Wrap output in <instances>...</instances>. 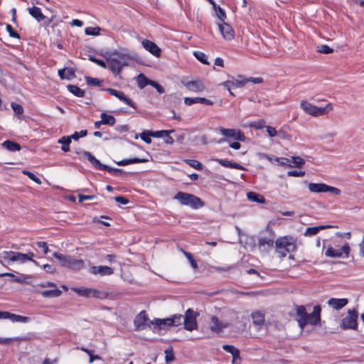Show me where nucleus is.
<instances>
[{
	"label": "nucleus",
	"mask_w": 364,
	"mask_h": 364,
	"mask_svg": "<svg viewBox=\"0 0 364 364\" xmlns=\"http://www.w3.org/2000/svg\"><path fill=\"white\" fill-rule=\"evenodd\" d=\"M6 31L9 33L10 37L17 39L20 38V35L16 31H14V29L10 24H6Z\"/></svg>",
	"instance_id": "nucleus-50"
},
{
	"label": "nucleus",
	"mask_w": 364,
	"mask_h": 364,
	"mask_svg": "<svg viewBox=\"0 0 364 364\" xmlns=\"http://www.w3.org/2000/svg\"><path fill=\"white\" fill-rule=\"evenodd\" d=\"M213 9L215 11L217 17L220 19V21L221 22L225 21L227 18L225 10L218 5H216L215 7H213Z\"/></svg>",
	"instance_id": "nucleus-41"
},
{
	"label": "nucleus",
	"mask_w": 364,
	"mask_h": 364,
	"mask_svg": "<svg viewBox=\"0 0 364 364\" xmlns=\"http://www.w3.org/2000/svg\"><path fill=\"white\" fill-rule=\"evenodd\" d=\"M149 318L145 311H141L134 318V324L136 331L144 330L147 327H150L151 323Z\"/></svg>",
	"instance_id": "nucleus-12"
},
{
	"label": "nucleus",
	"mask_w": 364,
	"mask_h": 364,
	"mask_svg": "<svg viewBox=\"0 0 364 364\" xmlns=\"http://www.w3.org/2000/svg\"><path fill=\"white\" fill-rule=\"evenodd\" d=\"M23 173L24 175L27 176L31 180L33 181L36 183H38V184L41 183V179L38 177H37L33 173L24 170V171H23Z\"/></svg>",
	"instance_id": "nucleus-51"
},
{
	"label": "nucleus",
	"mask_w": 364,
	"mask_h": 364,
	"mask_svg": "<svg viewBox=\"0 0 364 364\" xmlns=\"http://www.w3.org/2000/svg\"><path fill=\"white\" fill-rule=\"evenodd\" d=\"M350 248L348 243L346 242L341 249H335L331 246H328L325 252V255L331 258L342 257L345 255V257H348Z\"/></svg>",
	"instance_id": "nucleus-10"
},
{
	"label": "nucleus",
	"mask_w": 364,
	"mask_h": 364,
	"mask_svg": "<svg viewBox=\"0 0 364 364\" xmlns=\"http://www.w3.org/2000/svg\"><path fill=\"white\" fill-rule=\"evenodd\" d=\"M0 257L9 262H18L21 264L26 262L27 257L23 253L14 251H4L0 255Z\"/></svg>",
	"instance_id": "nucleus-11"
},
{
	"label": "nucleus",
	"mask_w": 364,
	"mask_h": 364,
	"mask_svg": "<svg viewBox=\"0 0 364 364\" xmlns=\"http://www.w3.org/2000/svg\"><path fill=\"white\" fill-rule=\"evenodd\" d=\"M348 300L347 299L331 298L328 301V304L336 310H339L347 305Z\"/></svg>",
	"instance_id": "nucleus-25"
},
{
	"label": "nucleus",
	"mask_w": 364,
	"mask_h": 364,
	"mask_svg": "<svg viewBox=\"0 0 364 364\" xmlns=\"http://www.w3.org/2000/svg\"><path fill=\"white\" fill-rule=\"evenodd\" d=\"M30 320H31V318L29 317L12 314L11 321L14 323H15V322L27 323V322L30 321Z\"/></svg>",
	"instance_id": "nucleus-45"
},
{
	"label": "nucleus",
	"mask_w": 364,
	"mask_h": 364,
	"mask_svg": "<svg viewBox=\"0 0 364 364\" xmlns=\"http://www.w3.org/2000/svg\"><path fill=\"white\" fill-rule=\"evenodd\" d=\"M105 171L114 176H121L126 174V172L123 169L112 168L107 166Z\"/></svg>",
	"instance_id": "nucleus-47"
},
{
	"label": "nucleus",
	"mask_w": 364,
	"mask_h": 364,
	"mask_svg": "<svg viewBox=\"0 0 364 364\" xmlns=\"http://www.w3.org/2000/svg\"><path fill=\"white\" fill-rule=\"evenodd\" d=\"M151 132H144L140 134L141 139L146 144L151 143Z\"/></svg>",
	"instance_id": "nucleus-57"
},
{
	"label": "nucleus",
	"mask_w": 364,
	"mask_h": 364,
	"mask_svg": "<svg viewBox=\"0 0 364 364\" xmlns=\"http://www.w3.org/2000/svg\"><path fill=\"white\" fill-rule=\"evenodd\" d=\"M100 117L101 122L105 125L113 126L116 122V119L114 118V116L107 114L105 112L101 113Z\"/></svg>",
	"instance_id": "nucleus-36"
},
{
	"label": "nucleus",
	"mask_w": 364,
	"mask_h": 364,
	"mask_svg": "<svg viewBox=\"0 0 364 364\" xmlns=\"http://www.w3.org/2000/svg\"><path fill=\"white\" fill-rule=\"evenodd\" d=\"M148 161V159H139V158H132L128 159H123L119 161H115V163L118 166H127L132 164H138V163H146Z\"/></svg>",
	"instance_id": "nucleus-34"
},
{
	"label": "nucleus",
	"mask_w": 364,
	"mask_h": 364,
	"mask_svg": "<svg viewBox=\"0 0 364 364\" xmlns=\"http://www.w3.org/2000/svg\"><path fill=\"white\" fill-rule=\"evenodd\" d=\"M29 14L33 17L37 21L41 22L46 18L42 13L41 9L37 6H33L28 9Z\"/></svg>",
	"instance_id": "nucleus-28"
},
{
	"label": "nucleus",
	"mask_w": 364,
	"mask_h": 364,
	"mask_svg": "<svg viewBox=\"0 0 364 364\" xmlns=\"http://www.w3.org/2000/svg\"><path fill=\"white\" fill-rule=\"evenodd\" d=\"M2 146L10 151H20L21 145L14 141L6 140L2 143Z\"/></svg>",
	"instance_id": "nucleus-33"
},
{
	"label": "nucleus",
	"mask_w": 364,
	"mask_h": 364,
	"mask_svg": "<svg viewBox=\"0 0 364 364\" xmlns=\"http://www.w3.org/2000/svg\"><path fill=\"white\" fill-rule=\"evenodd\" d=\"M358 314L354 309L348 310L347 316L341 321V327L342 329H353L355 330L358 327Z\"/></svg>",
	"instance_id": "nucleus-9"
},
{
	"label": "nucleus",
	"mask_w": 364,
	"mask_h": 364,
	"mask_svg": "<svg viewBox=\"0 0 364 364\" xmlns=\"http://www.w3.org/2000/svg\"><path fill=\"white\" fill-rule=\"evenodd\" d=\"M186 87L191 91L195 92H203L205 87L200 80H191L186 84Z\"/></svg>",
	"instance_id": "nucleus-22"
},
{
	"label": "nucleus",
	"mask_w": 364,
	"mask_h": 364,
	"mask_svg": "<svg viewBox=\"0 0 364 364\" xmlns=\"http://www.w3.org/2000/svg\"><path fill=\"white\" fill-rule=\"evenodd\" d=\"M89 60L102 68H107V63L102 60L97 59L94 55H89Z\"/></svg>",
	"instance_id": "nucleus-52"
},
{
	"label": "nucleus",
	"mask_w": 364,
	"mask_h": 364,
	"mask_svg": "<svg viewBox=\"0 0 364 364\" xmlns=\"http://www.w3.org/2000/svg\"><path fill=\"white\" fill-rule=\"evenodd\" d=\"M181 205L190 206L193 209H199L205 205V203L198 196L182 191L178 192L173 197Z\"/></svg>",
	"instance_id": "nucleus-4"
},
{
	"label": "nucleus",
	"mask_w": 364,
	"mask_h": 364,
	"mask_svg": "<svg viewBox=\"0 0 364 364\" xmlns=\"http://www.w3.org/2000/svg\"><path fill=\"white\" fill-rule=\"evenodd\" d=\"M118 99L124 102L125 104H127V105L134 109L136 108L135 103L130 98L127 97L122 92L120 93L119 97H118Z\"/></svg>",
	"instance_id": "nucleus-46"
},
{
	"label": "nucleus",
	"mask_w": 364,
	"mask_h": 364,
	"mask_svg": "<svg viewBox=\"0 0 364 364\" xmlns=\"http://www.w3.org/2000/svg\"><path fill=\"white\" fill-rule=\"evenodd\" d=\"M151 136L153 137L161 138L164 137L165 135H167V130L151 132Z\"/></svg>",
	"instance_id": "nucleus-64"
},
{
	"label": "nucleus",
	"mask_w": 364,
	"mask_h": 364,
	"mask_svg": "<svg viewBox=\"0 0 364 364\" xmlns=\"http://www.w3.org/2000/svg\"><path fill=\"white\" fill-rule=\"evenodd\" d=\"M84 156L88 160L92 166L97 170L105 171L107 165L102 164L97 159H96L90 152L82 151Z\"/></svg>",
	"instance_id": "nucleus-16"
},
{
	"label": "nucleus",
	"mask_w": 364,
	"mask_h": 364,
	"mask_svg": "<svg viewBox=\"0 0 364 364\" xmlns=\"http://www.w3.org/2000/svg\"><path fill=\"white\" fill-rule=\"evenodd\" d=\"M149 79L142 73L139 74L137 77V85L140 89L144 88L148 85Z\"/></svg>",
	"instance_id": "nucleus-44"
},
{
	"label": "nucleus",
	"mask_w": 364,
	"mask_h": 364,
	"mask_svg": "<svg viewBox=\"0 0 364 364\" xmlns=\"http://www.w3.org/2000/svg\"><path fill=\"white\" fill-rule=\"evenodd\" d=\"M296 249L297 246L293 237L285 236L275 241V252L282 259L285 257L287 253L294 252Z\"/></svg>",
	"instance_id": "nucleus-3"
},
{
	"label": "nucleus",
	"mask_w": 364,
	"mask_h": 364,
	"mask_svg": "<svg viewBox=\"0 0 364 364\" xmlns=\"http://www.w3.org/2000/svg\"><path fill=\"white\" fill-rule=\"evenodd\" d=\"M151 323L154 326L155 329L158 330L165 329L166 326H171L170 318H155L151 321Z\"/></svg>",
	"instance_id": "nucleus-26"
},
{
	"label": "nucleus",
	"mask_w": 364,
	"mask_h": 364,
	"mask_svg": "<svg viewBox=\"0 0 364 364\" xmlns=\"http://www.w3.org/2000/svg\"><path fill=\"white\" fill-rule=\"evenodd\" d=\"M58 143L62 144L61 149L64 152H67L70 150V144L71 143L70 137L68 136H64L58 139Z\"/></svg>",
	"instance_id": "nucleus-38"
},
{
	"label": "nucleus",
	"mask_w": 364,
	"mask_h": 364,
	"mask_svg": "<svg viewBox=\"0 0 364 364\" xmlns=\"http://www.w3.org/2000/svg\"><path fill=\"white\" fill-rule=\"evenodd\" d=\"M58 75L61 80H71L75 77V70L71 68H65L58 70Z\"/></svg>",
	"instance_id": "nucleus-27"
},
{
	"label": "nucleus",
	"mask_w": 364,
	"mask_h": 364,
	"mask_svg": "<svg viewBox=\"0 0 364 364\" xmlns=\"http://www.w3.org/2000/svg\"><path fill=\"white\" fill-rule=\"evenodd\" d=\"M11 107L16 114L18 115L23 114V108L21 105L17 104L16 102H12Z\"/></svg>",
	"instance_id": "nucleus-53"
},
{
	"label": "nucleus",
	"mask_w": 364,
	"mask_h": 364,
	"mask_svg": "<svg viewBox=\"0 0 364 364\" xmlns=\"http://www.w3.org/2000/svg\"><path fill=\"white\" fill-rule=\"evenodd\" d=\"M250 127L261 129L265 127V122L264 120L255 121L250 124Z\"/></svg>",
	"instance_id": "nucleus-55"
},
{
	"label": "nucleus",
	"mask_w": 364,
	"mask_h": 364,
	"mask_svg": "<svg viewBox=\"0 0 364 364\" xmlns=\"http://www.w3.org/2000/svg\"><path fill=\"white\" fill-rule=\"evenodd\" d=\"M290 163H292L293 165H289V166L301 168L305 164V161L299 156H292L291 160H290Z\"/></svg>",
	"instance_id": "nucleus-43"
},
{
	"label": "nucleus",
	"mask_w": 364,
	"mask_h": 364,
	"mask_svg": "<svg viewBox=\"0 0 364 364\" xmlns=\"http://www.w3.org/2000/svg\"><path fill=\"white\" fill-rule=\"evenodd\" d=\"M109 55L112 58H115L117 60L124 66L129 65V62L131 60L129 54L117 50L110 53Z\"/></svg>",
	"instance_id": "nucleus-19"
},
{
	"label": "nucleus",
	"mask_w": 364,
	"mask_h": 364,
	"mask_svg": "<svg viewBox=\"0 0 364 364\" xmlns=\"http://www.w3.org/2000/svg\"><path fill=\"white\" fill-rule=\"evenodd\" d=\"M327 192H329V193H331L334 195H340L341 194V190L336 188V187H333V186H328L326 184V190H325V193H327Z\"/></svg>",
	"instance_id": "nucleus-60"
},
{
	"label": "nucleus",
	"mask_w": 364,
	"mask_h": 364,
	"mask_svg": "<svg viewBox=\"0 0 364 364\" xmlns=\"http://www.w3.org/2000/svg\"><path fill=\"white\" fill-rule=\"evenodd\" d=\"M101 28L98 26L96 27H87L85 30V33L88 36H98L100 34Z\"/></svg>",
	"instance_id": "nucleus-48"
},
{
	"label": "nucleus",
	"mask_w": 364,
	"mask_h": 364,
	"mask_svg": "<svg viewBox=\"0 0 364 364\" xmlns=\"http://www.w3.org/2000/svg\"><path fill=\"white\" fill-rule=\"evenodd\" d=\"M247 197L249 200L256 202L257 203L262 204V203H264V202H265L264 197L257 193H255V192L247 193Z\"/></svg>",
	"instance_id": "nucleus-35"
},
{
	"label": "nucleus",
	"mask_w": 364,
	"mask_h": 364,
	"mask_svg": "<svg viewBox=\"0 0 364 364\" xmlns=\"http://www.w3.org/2000/svg\"><path fill=\"white\" fill-rule=\"evenodd\" d=\"M301 107L306 114L314 117L326 114L333 109V106L331 103L327 104L323 107H319L306 101H302L301 102Z\"/></svg>",
	"instance_id": "nucleus-6"
},
{
	"label": "nucleus",
	"mask_w": 364,
	"mask_h": 364,
	"mask_svg": "<svg viewBox=\"0 0 364 364\" xmlns=\"http://www.w3.org/2000/svg\"><path fill=\"white\" fill-rule=\"evenodd\" d=\"M184 254L186 256V257L188 258V259L189 260L191 267L195 269H198L197 262L193 259L192 255L190 252H185Z\"/></svg>",
	"instance_id": "nucleus-58"
},
{
	"label": "nucleus",
	"mask_w": 364,
	"mask_h": 364,
	"mask_svg": "<svg viewBox=\"0 0 364 364\" xmlns=\"http://www.w3.org/2000/svg\"><path fill=\"white\" fill-rule=\"evenodd\" d=\"M73 291L77 293L79 296L86 298L105 299L108 296V294L107 292L92 288H73Z\"/></svg>",
	"instance_id": "nucleus-8"
},
{
	"label": "nucleus",
	"mask_w": 364,
	"mask_h": 364,
	"mask_svg": "<svg viewBox=\"0 0 364 364\" xmlns=\"http://www.w3.org/2000/svg\"><path fill=\"white\" fill-rule=\"evenodd\" d=\"M165 354H166L165 359H166V362H170V361L173 360L174 355L173 353L172 348L165 350Z\"/></svg>",
	"instance_id": "nucleus-61"
},
{
	"label": "nucleus",
	"mask_w": 364,
	"mask_h": 364,
	"mask_svg": "<svg viewBox=\"0 0 364 364\" xmlns=\"http://www.w3.org/2000/svg\"><path fill=\"white\" fill-rule=\"evenodd\" d=\"M332 228L331 225H319L315 227H309L306 229L304 235L306 237H311L316 235L320 230Z\"/></svg>",
	"instance_id": "nucleus-29"
},
{
	"label": "nucleus",
	"mask_w": 364,
	"mask_h": 364,
	"mask_svg": "<svg viewBox=\"0 0 364 364\" xmlns=\"http://www.w3.org/2000/svg\"><path fill=\"white\" fill-rule=\"evenodd\" d=\"M242 358L240 350L232 355V364H241Z\"/></svg>",
	"instance_id": "nucleus-62"
},
{
	"label": "nucleus",
	"mask_w": 364,
	"mask_h": 364,
	"mask_svg": "<svg viewBox=\"0 0 364 364\" xmlns=\"http://www.w3.org/2000/svg\"><path fill=\"white\" fill-rule=\"evenodd\" d=\"M53 257L59 261L62 266L73 270H80L82 269L85 265V262L82 259H77L72 256L54 252Z\"/></svg>",
	"instance_id": "nucleus-5"
},
{
	"label": "nucleus",
	"mask_w": 364,
	"mask_h": 364,
	"mask_svg": "<svg viewBox=\"0 0 364 364\" xmlns=\"http://www.w3.org/2000/svg\"><path fill=\"white\" fill-rule=\"evenodd\" d=\"M184 103L186 105L191 106L195 103H200L206 105H213V102L205 97H186Z\"/></svg>",
	"instance_id": "nucleus-23"
},
{
	"label": "nucleus",
	"mask_w": 364,
	"mask_h": 364,
	"mask_svg": "<svg viewBox=\"0 0 364 364\" xmlns=\"http://www.w3.org/2000/svg\"><path fill=\"white\" fill-rule=\"evenodd\" d=\"M90 272L92 274L101 276H109L114 273L113 269L108 266H92Z\"/></svg>",
	"instance_id": "nucleus-17"
},
{
	"label": "nucleus",
	"mask_w": 364,
	"mask_h": 364,
	"mask_svg": "<svg viewBox=\"0 0 364 364\" xmlns=\"http://www.w3.org/2000/svg\"><path fill=\"white\" fill-rule=\"evenodd\" d=\"M169 318L171 326H178L183 323V315L181 314H174Z\"/></svg>",
	"instance_id": "nucleus-40"
},
{
	"label": "nucleus",
	"mask_w": 364,
	"mask_h": 364,
	"mask_svg": "<svg viewBox=\"0 0 364 364\" xmlns=\"http://www.w3.org/2000/svg\"><path fill=\"white\" fill-rule=\"evenodd\" d=\"M220 133L227 138H232L233 139L244 141L245 140V136L244 133L235 129H225L223 127L220 128Z\"/></svg>",
	"instance_id": "nucleus-14"
},
{
	"label": "nucleus",
	"mask_w": 364,
	"mask_h": 364,
	"mask_svg": "<svg viewBox=\"0 0 364 364\" xmlns=\"http://www.w3.org/2000/svg\"><path fill=\"white\" fill-rule=\"evenodd\" d=\"M228 80L223 82L220 85L226 88L229 92L232 87H242L247 84L245 77L242 75H239L238 79H235L233 76H229Z\"/></svg>",
	"instance_id": "nucleus-13"
},
{
	"label": "nucleus",
	"mask_w": 364,
	"mask_h": 364,
	"mask_svg": "<svg viewBox=\"0 0 364 364\" xmlns=\"http://www.w3.org/2000/svg\"><path fill=\"white\" fill-rule=\"evenodd\" d=\"M198 316L199 314L192 309H187L185 312V315L183 316V328L189 331L197 329V317Z\"/></svg>",
	"instance_id": "nucleus-7"
},
{
	"label": "nucleus",
	"mask_w": 364,
	"mask_h": 364,
	"mask_svg": "<svg viewBox=\"0 0 364 364\" xmlns=\"http://www.w3.org/2000/svg\"><path fill=\"white\" fill-rule=\"evenodd\" d=\"M67 89L70 92H71L76 97H83L85 96V91L83 90L80 89L77 85H68L67 86Z\"/></svg>",
	"instance_id": "nucleus-37"
},
{
	"label": "nucleus",
	"mask_w": 364,
	"mask_h": 364,
	"mask_svg": "<svg viewBox=\"0 0 364 364\" xmlns=\"http://www.w3.org/2000/svg\"><path fill=\"white\" fill-rule=\"evenodd\" d=\"M275 233L269 225L260 232L257 246L262 252H269L275 245Z\"/></svg>",
	"instance_id": "nucleus-2"
},
{
	"label": "nucleus",
	"mask_w": 364,
	"mask_h": 364,
	"mask_svg": "<svg viewBox=\"0 0 364 364\" xmlns=\"http://www.w3.org/2000/svg\"><path fill=\"white\" fill-rule=\"evenodd\" d=\"M222 348L224 350L230 353L232 355L239 350L236 347L232 345L225 344L222 346Z\"/></svg>",
	"instance_id": "nucleus-56"
},
{
	"label": "nucleus",
	"mask_w": 364,
	"mask_h": 364,
	"mask_svg": "<svg viewBox=\"0 0 364 364\" xmlns=\"http://www.w3.org/2000/svg\"><path fill=\"white\" fill-rule=\"evenodd\" d=\"M53 289L46 290L41 292V294L44 298H55L59 297L62 294V291L56 287Z\"/></svg>",
	"instance_id": "nucleus-31"
},
{
	"label": "nucleus",
	"mask_w": 364,
	"mask_h": 364,
	"mask_svg": "<svg viewBox=\"0 0 364 364\" xmlns=\"http://www.w3.org/2000/svg\"><path fill=\"white\" fill-rule=\"evenodd\" d=\"M333 48H330L327 45H321V46L318 47V52L321 53L329 54L333 53Z\"/></svg>",
	"instance_id": "nucleus-54"
},
{
	"label": "nucleus",
	"mask_w": 364,
	"mask_h": 364,
	"mask_svg": "<svg viewBox=\"0 0 364 364\" xmlns=\"http://www.w3.org/2000/svg\"><path fill=\"white\" fill-rule=\"evenodd\" d=\"M142 46L146 50L156 57L160 56L161 50L155 43L145 39L142 41Z\"/></svg>",
	"instance_id": "nucleus-20"
},
{
	"label": "nucleus",
	"mask_w": 364,
	"mask_h": 364,
	"mask_svg": "<svg viewBox=\"0 0 364 364\" xmlns=\"http://www.w3.org/2000/svg\"><path fill=\"white\" fill-rule=\"evenodd\" d=\"M85 80L86 83L90 86H98L100 87L102 85L103 81L98 78H95L89 76H85Z\"/></svg>",
	"instance_id": "nucleus-39"
},
{
	"label": "nucleus",
	"mask_w": 364,
	"mask_h": 364,
	"mask_svg": "<svg viewBox=\"0 0 364 364\" xmlns=\"http://www.w3.org/2000/svg\"><path fill=\"white\" fill-rule=\"evenodd\" d=\"M186 163L190 166L196 168V170L201 171L203 169L202 164L197 160L188 159V160H186Z\"/></svg>",
	"instance_id": "nucleus-49"
},
{
	"label": "nucleus",
	"mask_w": 364,
	"mask_h": 364,
	"mask_svg": "<svg viewBox=\"0 0 364 364\" xmlns=\"http://www.w3.org/2000/svg\"><path fill=\"white\" fill-rule=\"evenodd\" d=\"M296 311L297 316L296 320L301 328H304L308 324L316 326L321 321V308L319 305L315 306L311 314L306 312L304 306H297Z\"/></svg>",
	"instance_id": "nucleus-1"
},
{
	"label": "nucleus",
	"mask_w": 364,
	"mask_h": 364,
	"mask_svg": "<svg viewBox=\"0 0 364 364\" xmlns=\"http://www.w3.org/2000/svg\"><path fill=\"white\" fill-rule=\"evenodd\" d=\"M106 60L107 68H108L114 75H119L124 66L120 64L115 58H112L110 55H108Z\"/></svg>",
	"instance_id": "nucleus-15"
},
{
	"label": "nucleus",
	"mask_w": 364,
	"mask_h": 364,
	"mask_svg": "<svg viewBox=\"0 0 364 364\" xmlns=\"http://www.w3.org/2000/svg\"><path fill=\"white\" fill-rule=\"evenodd\" d=\"M36 245L38 246V247L43 249V253L45 255L48 254V252L50 251V250L47 245V243L46 242H42V241L37 242Z\"/></svg>",
	"instance_id": "nucleus-63"
},
{
	"label": "nucleus",
	"mask_w": 364,
	"mask_h": 364,
	"mask_svg": "<svg viewBox=\"0 0 364 364\" xmlns=\"http://www.w3.org/2000/svg\"><path fill=\"white\" fill-rule=\"evenodd\" d=\"M211 160L217 161L219 164L224 167L235 168L238 170H245V168L242 165L236 162L220 159H212Z\"/></svg>",
	"instance_id": "nucleus-24"
},
{
	"label": "nucleus",
	"mask_w": 364,
	"mask_h": 364,
	"mask_svg": "<svg viewBox=\"0 0 364 364\" xmlns=\"http://www.w3.org/2000/svg\"><path fill=\"white\" fill-rule=\"evenodd\" d=\"M210 319L212 325L210 326V328L213 332L218 333H220L224 328L229 327V324L228 323H223L220 322L218 318L215 316H212Z\"/></svg>",
	"instance_id": "nucleus-21"
},
{
	"label": "nucleus",
	"mask_w": 364,
	"mask_h": 364,
	"mask_svg": "<svg viewBox=\"0 0 364 364\" xmlns=\"http://www.w3.org/2000/svg\"><path fill=\"white\" fill-rule=\"evenodd\" d=\"M252 323L256 326H262L264 322V316L259 311H255L252 314Z\"/></svg>",
	"instance_id": "nucleus-32"
},
{
	"label": "nucleus",
	"mask_w": 364,
	"mask_h": 364,
	"mask_svg": "<svg viewBox=\"0 0 364 364\" xmlns=\"http://www.w3.org/2000/svg\"><path fill=\"white\" fill-rule=\"evenodd\" d=\"M326 187V184L323 183H309L308 185L309 190L312 193H325Z\"/></svg>",
	"instance_id": "nucleus-30"
},
{
	"label": "nucleus",
	"mask_w": 364,
	"mask_h": 364,
	"mask_svg": "<svg viewBox=\"0 0 364 364\" xmlns=\"http://www.w3.org/2000/svg\"><path fill=\"white\" fill-rule=\"evenodd\" d=\"M218 28L220 33L223 35L225 39L231 40L233 38L234 31L230 25L223 21L218 23Z\"/></svg>",
	"instance_id": "nucleus-18"
},
{
	"label": "nucleus",
	"mask_w": 364,
	"mask_h": 364,
	"mask_svg": "<svg viewBox=\"0 0 364 364\" xmlns=\"http://www.w3.org/2000/svg\"><path fill=\"white\" fill-rule=\"evenodd\" d=\"M193 55L196 57V58L203 64L209 65L207 55L204 53L200 51H194Z\"/></svg>",
	"instance_id": "nucleus-42"
},
{
	"label": "nucleus",
	"mask_w": 364,
	"mask_h": 364,
	"mask_svg": "<svg viewBox=\"0 0 364 364\" xmlns=\"http://www.w3.org/2000/svg\"><path fill=\"white\" fill-rule=\"evenodd\" d=\"M1 277H4V276H7V277H11L13 278L14 281L16 282H18V283H23L24 282V279L21 277H17L16 275H14V274L12 273H5V274H0Z\"/></svg>",
	"instance_id": "nucleus-59"
}]
</instances>
